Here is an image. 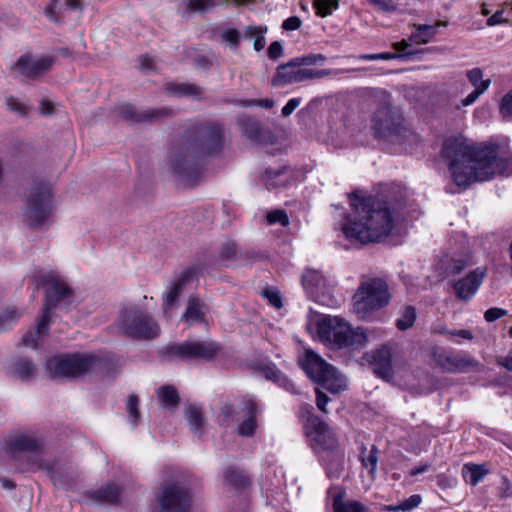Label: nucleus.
I'll return each mask as SVG.
<instances>
[{
	"label": "nucleus",
	"mask_w": 512,
	"mask_h": 512,
	"mask_svg": "<svg viewBox=\"0 0 512 512\" xmlns=\"http://www.w3.org/2000/svg\"><path fill=\"white\" fill-rule=\"evenodd\" d=\"M300 101L297 98L290 99L287 104L282 108V115L284 117L290 116L294 110L299 106Z\"/></svg>",
	"instance_id": "obj_63"
},
{
	"label": "nucleus",
	"mask_w": 512,
	"mask_h": 512,
	"mask_svg": "<svg viewBox=\"0 0 512 512\" xmlns=\"http://www.w3.org/2000/svg\"><path fill=\"white\" fill-rule=\"evenodd\" d=\"M165 91L178 97H192L194 99H202L203 88L194 83H176L168 82L165 84Z\"/></svg>",
	"instance_id": "obj_24"
},
{
	"label": "nucleus",
	"mask_w": 512,
	"mask_h": 512,
	"mask_svg": "<svg viewBox=\"0 0 512 512\" xmlns=\"http://www.w3.org/2000/svg\"><path fill=\"white\" fill-rule=\"evenodd\" d=\"M463 478L467 483L476 485L480 479V465L466 464L462 470Z\"/></svg>",
	"instance_id": "obj_43"
},
{
	"label": "nucleus",
	"mask_w": 512,
	"mask_h": 512,
	"mask_svg": "<svg viewBox=\"0 0 512 512\" xmlns=\"http://www.w3.org/2000/svg\"><path fill=\"white\" fill-rule=\"evenodd\" d=\"M44 14L56 24H61L64 21V8L59 0H50L44 9Z\"/></svg>",
	"instance_id": "obj_37"
},
{
	"label": "nucleus",
	"mask_w": 512,
	"mask_h": 512,
	"mask_svg": "<svg viewBox=\"0 0 512 512\" xmlns=\"http://www.w3.org/2000/svg\"><path fill=\"white\" fill-rule=\"evenodd\" d=\"M301 367L313 382L330 393L337 394L345 389L346 381L343 375L314 350L305 351Z\"/></svg>",
	"instance_id": "obj_6"
},
{
	"label": "nucleus",
	"mask_w": 512,
	"mask_h": 512,
	"mask_svg": "<svg viewBox=\"0 0 512 512\" xmlns=\"http://www.w3.org/2000/svg\"><path fill=\"white\" fill-rule=\"evenodd\" d=\"M225 147L224 124L203 120L189 125L172 159L173 171L187 183L200 176V167L206 158L217 157Z\"/></svg>",
	"instance_id": "obj_1"
},
{
	"label": "nucleus",
	"mask_w": 512,
	"mask_h": 512,
	"mask_svg": "<svg viewBox=\"0 0 512 512\" xmlns=\"http://www.w3.org/2000/svg\"><path fill=\"white\" fill-rule=\"evenodd\" d=\"M416 316V309L411 305L406 306L402 311L401 317L396 321L397 329L405 331L411 328L416 321Z\"/></svg>",
	"instance_id": "obj_36"
},
{
	"label": "nucleus",
	"mask_w": 512,
	"mask_h": 512,
	"mask_svg": "<svg viewBox=\"0 0 512 512\" xmlns=\"http://www.w3.org/2000/svg\"><path fill=\"white\" fill-rule=\"evenodd\" d=\"M321 279V276L318 272L309 271L302 276L303 286L308 289L309 285L317 284Z\"/></svg>",
	"instance_id": "obj_60"
},
{
	"label": "nucleus",
	"mask_w": 512,
	"mask_h": 512,
	"mask_svg": "<svg viewBox=\"0 0 512 512\" xmlns=\"http://www.w3.org/2000/svg\"><path fill=\"white\" fill-rule=\"evenodd\" d=\"M222 39L236 49L240 43V33L237 29L229 28L222 33Z\"/></svg>",
	"instance_id": "obj_48"
},
{
	"label": "nucleus",
	"mask_w": 512,
	"mask_h": 512,
	"mask_svg": "<svg viewBox=\"0 0 512 512\" xmlns=\"http://www.w3.org/2000/svg\"><path fill=\"white\" fill-rule=\"evenodd\" d=\"M332 74L331 70L327 69H309V68H303L298 69V80L299 82H303L306 80H312V79H319L326 76H329Z\"/></svg>",
	"instance_id": "obj_41"
},
{
	"label": "nucleus",
	"mask_w": 512,
	"mask_h": 512,
	"mask_svg": "<svg viewBox=\"0 0 512 512\" xmlns=\"http://www.w3.org/2000/svg\"><path fill=\"white\" fill-rule=\"evenodd\" d=\"M415 54H416V52H413V51H408V52H404V53L384 52V53H376V54H363V55H360V59H363V60L409 59Z\"/></svg>",
	"instance_id": "obj_38"
},
{
	"label": "nucleus",
	"mask_w": 512,
	"mask_h": 512,
	"mask_svg": "<svg viewBox=\"0 0 512 512\" xmlns=\"http://www.w3.org/2000/svg\"><path fill=\"white\" fill-rule=\"evenodd\" d=\"M183 291V287L179 286L176 282H172L168 288V291L163 297V310L166 313L172 305L176 302L179 295Z\"/></svg>",
	"instance_id": "obj_39"
},
{
	"label": "nucleus",
	"mask_w": 512,
	"mask_h": 512,
	"mask_svg": "<svg viewBox=\"0 0 512 512\" xmlns=\"http://www.w3.org/2000/svg\"><path fill=\"white\" fill-rule=\"evenodd\" d=\"M246 257L251 258L250 253L240 254L238 251V245L234 240L227 239L224 241L218 251V258L221 262L235 261L239 258Z\"/></svg>",
	"instance_id": "obj_30"
},
{
	"label": "nucleus",
	"mask_w": 512,
	"mask_h": 512,
	"mask_svg": "<svg viewBox=\"0 0 512 512\" xmlns=\"http://www.w3.org/2000/svg\"><path fill=\"white\" fill-rule=\"evenodd\" d=\"M296 63L295 59H291L289 62L281 64L277 67L276 74L271 79V84L273 86L279 85H287L294 82H299L298 80V69L299 65Z\"/></svg>",
	"instance_id": "obj_22"
},
{
	"label": "nucleus",
	"mask_w": 512,
	"mask_h": 512,
	"mask_svg": "<svg viewBox=\"0 0 512 512\" xmlns=\"http://www.w3.org/2000/svg\"><path fill=\"white\" fill-rule=\"evenodd\" d=\"M119 115L121 118L130 122H156L161 118L172 117L174 110L169 107L150 109L147 111H137L132 105H123L120 107Z\"/></svg>",
	"instance_id": "obj_18"
},
{
	"label": "nucleus",
	"mask_w": 512,
	"mask_h": 512,
	"mask_svg": "<svg viewBox=\"0 0 512 512\" xmlns=\"http://www.w3.org/2000/svg\"><path fill=\"white\" fill-rule=\"evenodd\" d=\"M415 27L416 30L410 35L409 41L415 44L428 43L434 34V26L424 24Z\"/></svg>",
	"instance_id": "obj_35"
},
{
	"label": "nucleus",
	"mask_w": 512,
	"mask_h": 512,
	"mask_svg": "<svg viewBox=\"0 0 512 512\" xmlns=\"http://www.w3.org/2000/svg\"><path fill=\"white\" fill-rule=\"evenodd\" d=\"M120 331L133 339L148 340L157 337L160 327L144 311L136 307H124L119 316Z\"/></svg>",
	"instance_id": "obj_7"
},
{
	"label": "nucleus",
	"mask_w": 512,
	"mask_h": 512,
	"mask_svg": "<svg viewBox=\"0 0 512 512\" xmlns=\"http://www.w3.org/2000/svg\"><path fill=\"white\" fill-rule=\"evenodd\" d=\"M221 351L222 346L214 340L192 339L168 345L165 347L164 353L170 359L210 362L216 359Z\"/></svg>",
	"instance_id": "obj_8"
},
{
	"label": "nucleus",
	"mask_w": 512,
	"mask_h": 512,
	"mask_svg": "<svg viewBox=\"0 0 512 512\" xmlns=\"http://www.w3.org/2000/svg\"><path fill=\"white\" fill-rule=\"evenodd\" d=\"M441 155L453 182L461 189L479 180L480 147L463 136L450 137L442 145Z\"/></svg>",
	"instance_id": "obj_3"
},
{
	"label": "nucleus",
	"mask_w": 512,
	"mask_h": 512,
	"mask_svg": "<svg viewBox=\"0 0 512 512\" xmlns=\"http://www.w3.org/2000/svg\"><path fill=\"white\" fill-rule=\"evenodd\" d=\"M266 218L269 224L280 223L284 227L289 225V217L287 213L282 209H276L269 212Z\"/></svg>",
	"instance_id": "obj_45"
},
{
	"label": "nucleus",
	"mask_w": 512,
	"mask_h": 512,
	"mask_svg": "<svg viewBox=\"0 0 512 512\" xmlns=\"http://www.w3.org/2000/svg\"><path fill=\"white\" fill-rule=\"evenodd\" d=\"M87 495L96 502L113 505L119 503L120 490L117 485L108 483L99 489L89 491Z\"/></svg>",
	"instance_id": "obj_26"
},
{
	"label": "nucleus",
	"mask_w": 512,
	"mask_h": 512,
	"mask_svg": "<svg viewBox=\"0 0 512 512\" xmlns=\"http://www.w3.org/2000/svg\"><path fill=\"white\" fill-rule=\"evenodd\" d=\"M138 397L136 395H129L127 399L126 408L131 417L134 418V420H137L139 418V411H138ZM136 421H134L135 423Z\"/></svg>",
	"instance_id": "obj_55"
},
{
	"label": "nucleus",
	"mask_w": 512,
	"mask_h": 512,
	"mask_svg": "<svg viewBox=\"0 0 512 512\" xmlns=\"http://www.w3.org/2000/svg\"><path fill=\"white\" fill-rule=\"evenodd\" d=\"M158 397L163 407L175 408L179 404V395L177 390L171 385L161 386L158 391Z\"/></svg>",
	"instance_id": "obj_32"
},
{
	"label": "nucleus",
	"mask_w": 512,
	"mask_h": 512,
	"mask_svg": "<svg viewBox=\"0 0 512 512\" xmlns=\"http://www.w3.org/2000/svg\"><path fill=\"white\" fill-rule=\"evenodd\" d=\"M262 295L268 299L269 303L277 308V309H280L282 306H283V303H282V297L279 293V291H276V290H270V289H265L263 292H262Z\"/></svg>",
	"instance_id": "obj_50"
},
{
	"label": "nucleus",
	"mask_w": 512,
	"mask_h": 512,
	"mask_svg": "<svg viewBox=\"0 0 512 512\" xmlns=\"http://www.w3.org/2000/svg\"><path fill=\"white\" fill-rule=\"evenodd\" d=\"M52 211L49 188L40 184L31 189L26 200L24 220L32 228L41 227Z\"/></svg>",
	"instance_id": "obj_11"
},
{
	"label": "nucleus",
	"mask_w": 512,
	"mask_h": 512,
	"mask_svg": "<svg viewBox=\"0 0 512 512\" xmlns=\"http://www.w3.org/2000/svg\"><path fill=\"white\" fill-rule=\"evenodd\" d=\"M237 103L243 107L259 106V107L267 108V109H271L274 107V100L270 99V98L261 99L258 101L240 100Z\"/></svg>",
	"instance_id": "obj_51"
},
{
	"label": "nucleus",
	"mask_w": 512,
	"mask_h": 512,
	"mask_svg": "<svg viewBox=\"0 0 512 512\" xmlns=\"http://www.w3.org/2000/svg\"><path fill=\"white\" fill-rule=\"evenodd\" d=\"M20 317V313L15 308H8L0 317V325L5 321H13Z\"/></svg>",
	"instance_id": "obj_64"
},
{
	"label": "nucleus",
	"mask_w": 512,
	"mask_h": 512,
	"mask_svg": "<svg viewBox=\"0 0 512 512\" xmlns=\"http://www.w3.org/2000/svg\"><path fill=\"white\" fill-rule=\"evenodd\" d=\"M288 167L282 166L278 169L267 168L261 175V180L268 189L286 186L290 181L287 175Z\"/></svg>",
	"instance_id": "obj_25"
},
{
	"label": "nucleus",
	"mask_w": 512,
	"mask_h": 512,
	"mask_svg": "<svg viewBox=\"0 0 512 512\" xmlns=\"http://www.w3.org/2000/svg\"><path fill=\"white\" fill-rule=\"evenodd\" d=\"M203 304L196 296H190L188 299L187 307L182 315V319L189 325L194 322H202L205 319V314L202 311Z\"/></svg>",
	"instance_id": "obj_29"
},
{
	"label": "nucleus",
	"mask_w": 512,
	"mask_h": 512,
	"mask_svg": "<svg viewBox=\"0 0 512 512\" xmlns=\"http://www.w3.org/2000/svg\"><path fill=\"white\" fill-rule=\"evenodd\" d=\"M224 484L235 490H244L251 485L248 475L236 466H229L224 471Z\"/></svg>",
	"instance_id": "obj_27"
},
{
	"label": "nucleus",
	"mask_w": 512,
	"mask_h": 512,
	"mask_svg": "<svg viewBox=\"0 0 512 512\" xmlns=\"http://www.w3.org/2000/svg\"><path fill=\"white\" fill-rule=\"evenodd\" d=\"M421 496L418 494L412 495L409 498L405 499L398 505V508H401L402 511H409L413 508H416L421 503Z\"/></svg>",
	"instance_id": "obj_56"
},
{
	"label": "nucleus",
	"mask_w": 512,
	"mask_h": 512,
	"mask_svg": "<svg viewBox=\"0 0 512 512\" xmlns=\"http://www.w3.org/2000/svg\"><path fill=\"white\" fill-rule=\"evenodd\" d=\"M334 512H366L364 505L359 501H343L342 494H338L333 500Z\"/></svg>",
	"instance_id": "obj_34"
},
{
	"label": "nucleus",
	"mask_w": 512,
	"mask_h": 512,
	"mask_svg": "<svg viewBox=\"0 0 512 512\" xmlns=\"http://www.w3.org/2000/svg\"><path fill=\"white\" fill-rule=\"evenodd\" d=\"M185 417L193 430L198 431L203 423V417L200 408L190 405L185 411Z\"/></svg>",
	"instance_id": "obj_40"
},
{
	"label": "nucleus",
	"mask_w": 512,
	"mask_h": 512,
	"mask_svg": "<svg viewBox=\"0 0 512 512\" xmlns=\"http://www.w3.org/2000/svg\"><path fill=\"white\" fill-rule=\"evenodd\" d=\"M512 174V153L493 142L482 143V181Z\"/></svg>",
	"instance_id": "obj_10"
},
{
	"label": "nucleus",
	"mask_w": 512,
	"mask_h": 512,
	"mask_svg": "<svg viewBox=\"0 0 512 512\" xmlns=\"http://www.w3.org/2000/svg\"><path fill=\"white\" fill-rule=\"evenodd\" d=\"M369 2L383 12H395L397 5L392 0H369Z\"/></svg>",
	"instance_id": "obj_54"
},
{
	"label": "nucleus",
	"mask_w": 512,
	"mask_h": 512,
	"mask_svg": "<svg viewBox=\"0 0 512 512\" xmlns=\"http://www.w3.org/2000/svg\"><path fill=\"white\" fill-rule=\"evenodd\" d=\"M432 358L438 368L449 373H466L478 367L474 358L444 350L433 349Z\"/></svg>",
	"instance_id": "obj_14"
},
{
	"label": "nucleus",
	"mask_w": 512,
	"mask_h": 512,
	"mask_svg": "<svg viewBox=\"0 0 512 512\" xmlns=\"http://www.w3.org/2000/svg\"><path fill=\"white\" fill-rule=\"evenodd\" d=\"M214 59H215V55H213V54L211 56L198 55L194 59V64L196 67H198L200 69H209L213 65Z\"/></svg>",
	"instance_id": "obj_57"
},
{
	"label": "nucleus",
	"mask_w": 512,
	"mask_h": 512,
	"mask_svg": "<svg viewBox=\"0 0 512 512\" xmlns=\"http://www.w3.org/2000/svg\"><path fill=\"white\" fill-rule=\"evenodd\" d=\"M296 61V65L303 66V65H315L318 62L325 61L326 57L322 54H310L303 57H296L294 58Z\"/></svg>",
	"instance_id": "obj_47"
},
{
	"label": "nucleus",
	"mask_w": 512,
	"mask_h": 512,
	"mask_svg": "<svg viewBox=\"0 0 512 512\" xmlns=\"http://www.w3.org/2000/svg\"><path fill=\"white\" fill-rule=\"evenodd\" d=\"M392 356V348L389 345H382L369 355L373 372L386 381L391 380L394 376Z\"/></svg>",
	"instance_id": "obj_19"
},
{
	"label": "nucleus",
	"mask_w": 512,
	"mask_h": 512,
	"mask_svg": "<svg viewBox=\"0 0 512 512\" xmlns=\"http://www.w3.org/2000/svg\"><path fill=\"white\" fill-rule=\"evenodd\" d=\"M372 122L375 137L385 138L399 132L402 117L390 104H384L375 111Z\"/></svg>",
	"instance_id": "obj_15"
},
{
	"label": "nucleus",
	"mask_w": 512,
	"mask_h": 512,
	"mask_svg": "<svg viewBox=\"0 0 512 512\" xmlns=\"http://www.w3.org/2000/svg\"><path fill=\"white\" fill-rule=\"evenodd\" d=\"M92 355H62L51 358L46 363V369L52 378H76L86 373L93 365Z\"/></svg>",
	"instance_id": "obj_12"
},
{
	"label": "nucleus",
	"mask_w": 512,
	"mask_h": 512,
	"mask_svg": "<svg viewBox=\"0 0 512 512\" xmlns=\"http://www.w3.org/2000/svg\"><path fill=\"white\" fill-rule=\"evenodd\" d=\"M215 5L214 0H188L186 9L191 13H203Z\"/></svg>",
	"instance_id": "obj_44"
},
{
	"label": "nucleus",
	"mask_w": 512,
	"mask_h": 512,
	"mask_svg": "<svg viewBox=\"0 0 512 512\" xmlns=\"http://www.w3.org/2000/svg\"><path fill=\"white\" fill-rule=\"evenodd\" d=\"M302 21L297 16H291L284 20L282 28L286 31H294L301 27Z\"/></svg>",
	"instance_id": "obj_59"
},
{
	"label": "nucleus",
	"mask_w": 512,
	"mask_h": 512,
	"mask_svg": "<svg viewBox=\"0 0 512 512\" xmlns=\"http://www.w3.org/2000/svg\"><path fill=\"white\" fill-rule=\"evenodd\" d=\"M198 273V270L194 267H188L182 271L180 276L174 280L179 286L185 287V285L191 281Z\"/></svg>",
	"instance_id": "obj_49"
},
{
	"label": "nucleus",
	"mask_w": 512,
	"mask_h": 512,
	"mask_svg": "<svg viewBox=\"0 0 512 512\" xmlns=\"http://www.w3.org/2000/svg\"><path fill=\"white\" fill-rule=\"evenodd\" d=\"M479 286L478 269L470 272L465 278L454 283V289L458 298L467 300L474 295Z\"/></svg>",
	"instance_id": "obj_23"
},
{
	"label": "nucleus",
	"mask_w": 512,
	"mask_h": 512,
	"mask_svg": "<svg viewBox=\"0 0 512 512\" xmlns=\"http://www.w3.org/2000/svg\"><path fill=\"white\" fill-rule=\"evenodd\" d=\"M6 103L11 111L18 113L21 116H25L27 114V106L21 103L18 99L14 97H9L6 100Z\"/></svg>",
	"instance_id": "obj_52"
},
{
	"label": "nucleus",
	"mask_w": 512,
	"mask_h": 512,
	"mask_svg": "<svg viewBox=\"0 0 512 512\" xmlns=\"http://www.w3.org/2000/svg\"><path fill=\"white\" fill-rule=\"evenodd\" d=\"M13 369L15 375L22 381H29L36 376L37 368L33 361L21 358L14 362Z\"/></svg>",
	"instance_id": "obj_31"
},
{
	"label": "nucleus",
	"mask_w": 512,
	"mask_h": 512,
	"mask_svg": "<svg viewBox=\"0 0 512 512\" xmlns=\"http://www.w3.org/2000/svg\"><path fill=\"white\" fill-rule=\"evenodd\" d=\"M40 282L50 287L45 291L42 315L37 322L36 334L45 333L48 330L50 326V311L57 307L62 299L73 295L72 289L53 272L41 276Z\"/></svg>",
	"instance_id": "obj_9"
},
{
	"label": "nucleus",
	"mask_w": 512,
	"mask_h": 512,
	"mask_svg": "<svg viewBox=\"0 0 512 512\" xmlns=\"http://www.w3.org/2000/svg\"><path fill=\"white\" fill-rule=\"evenodd\" d=\"M330 401V398L319 388L316 389V404L319 410L326 413V405Z\"/></svg>",
	"instance_id": "obj_61"
},
{
	"label": "nucleus",
	"mask_w": 512,
	"mask_h": 512,
	"mask_svg": "<svg viewBox=\"0 0 512 512\" xmlns=\"http://www.w3.org/2000/svg\"><path fill=\"white\" fill-rule=\"evenodd\" d=\"M307 435L322 450H334L338 447V440L328 424L318 416L307 419Z\"/></svg>",
	"instance_id": "obj_16"
},
{
	"label": "nucleus",
	"mask_w": 512,
	"mask_h": 512,
	"mask_svg": "<svg viewBox=\"0 0 512 512\" xmlns=\"http://www.w3.org/2000/svg\"><path fill=\"white\" fill-rule=\"evenodd\" d=\"M244 407L247 410V418L238 425L237 433L240 436L250 437L254 435L257 427L255 418L256 403L252 400H245Z\"/></svg>",
	"instance_id": "obj_28"
},
{
	"label": "nucleus",
	"mask_w": 512,
	"mask_h": 512,
	"mask_svg": "<svg viewBox=\"0 0 512 512\" xmlns=\"http://www.w3.org/2000/svg\"><path fill=\"white\" fill-rule=\"evenodd\" d=\"M237 125L241 135L256 144H272L274 135L271 130L263 126L259 121L248 116L238 118Z\"/></svg>",
	"instance_id": "obj_17"
},
{
	"label": "nucleus",
	"mask_w": 512,
	"mask_h": 512,
	"mask_svg": "<svg viewBox=\"0 0 512 512\" xmlns=\"http://www.w3.org/2000/svg\"><path fill=\"white\" fill-rule=\"evenodd\" d=\"M367 448L362 447L360 453V461L363 468L368 469L369 473L374 476L378 464V448L376 445H372L369 454L366 455Z\"/></svg>",
	"instance_id": "obj_33"
},
{
	"label": "nucleus",
	"mask_w": 512,
	"mask_h": 512,
	"mask_svg": "<svg viewBox=\"0 0 512 512\" xmlns=\"http://www.w3.org/2000/svg\"><path fill=\"white\" fill-rule=\"evenodd\" d=\"M42 447L43 443L33 433L16 434L7 441V452L14 458L22 452H39Z\"/></svg>",
	"instance_id": "obj_20"
},
{
	"label": "nucleus",
	"mask_w": 512,
	"mask_h": 512,
	"mask_svg": "<svg viewBox=\"0 0 512 512\" xmlns=\"http://www.w3.org/2000/svg\"><path fill=\"white\" fill-rule=\"evenodd\" d=\"M499 112L503 118L512 119V90L502 98Z\"/></svg>",
	"instance_id": "obj_46"
},
{
	"label": "nucleus",
	"mask_w": 512,
	"mask_h": 512,
	"mask_svg": "<svg viewBox=\"0 0 512 512\" xmlns=\"http://www.w3.org/2000/svg\"><path fill=\"white\" fill-rule=\"evenodd\" d=\"M508 314V311L503 308L493 307L485 311L484 319L487 322H494Z\"/></svg>",
	"instance_id": "obj_53"
},
{
	"label": "nucleus",
	"mask_w": 512,
	"mask_h": 512,
	"mask_svg": "<svg viewBox=\"0 0 512 512\" xmlns=\"http://www.w3.org/2000/svg\"><path fill=\"white\" fill-rule=\"evenodd\" d=\"M158 512H190L192 495L190 490L177 482L165 483L156 495Z\"/></svg>",
	"instance_id": "obj_13"
},
{
	"label": "nucleus",
	"mask_w": 512,
	"mask_h": 512,
	"mask_svg": "<svg viewBox=\"0 0 512 512\" xmlns=\"http://www.w3.org/2000/svg\"><path fill=\"white\" fill-rule=\"evenodd\" d=\"M467 267V262L462 259L452 260L449 268L451 274L456 275L461 273Z\"/></svg>",
	"instance_id": "obj_62"
},
{
	"label": "nucleus",
	"mask_w": 512,
	"mask_h": 512,
	"mask_svg": "<svg viewBox=\"0 0 512 512\" xmlns=\"http://www.w3.org/2000/svg\"><path fill=\"white\" fill-rule=\"evenodd\" d=\"M314 8L317 10V15L327 17L332 14L334 9L339 6L338 0H315L313 3Z\"/></svg>",
	"instance_id": "obj_42"
},
{
	"label": "nucleus",
	"mask_w": 512,
	"mask_h": 512,
	"mask_svg": "<svg viewBox=\"0 0 512 512\" xmlns=\"http://www.w3.org/2000/svg\"><path fill=\"white\" fill-rule=\"evenodd\" d=\"M354 218L342 226L348 239L361 244L380 243L387 239L394 228L390 203L379 195H366L356 190L348 194Z\"/></svg>",
	"instance_id": "obj_2"
},
{
	"label": "nucleus",
	"mask_w": 512,
	"mask_h": 512,
	"mask_svg": "<svg viewBox=\"0 0 512 512\" xmlns=\"http://www.w3.org/2000/svg\"><path fill=\"white\" fill-rule=\"evenodd\" d=\"M283 55V47L279 41H274L268 47V57L271 60H277Z\"/></svg>",
	"instance_id": "obj_58"
},
{
	"label": "nucleus",
	"mask_w": 512,
	"mask_h": 512,
	"mask_svg": "<svg viewBox=\"0 0 512 512\" xmlns=\"http://www.w3.org/2000/svg\"><path fill=\"white\" fill-rule=\"evenodd\" d=\"M53 63V57H42L35 60L30 55H23L17 60L16 65L19 67L21 74L28 78H34L48 71Z\"/></svg>",
	"instance_id": "obj_21"
},
{
	"label": "nucleus",
	"mask_w": 512,
	"mask_h": 512,
	"mask_svg": "<svg viewBox=\"0 0 512 512\" xmlns=\"http://www.w3.org/2000/svg\"><path fill=\"white\" fill-rule=\"evenodd\" d=\"M390 300L389 285L384 278H367L360 283L352 297L353 311L359 319L365 320L385 308Z\"/></svg>",
	"instance_id": "obj_5"
},
{
	"label": "nucleus",
	"mask_w": 512,
	"mask_h": 512,
	"mask_svg": "<svg viewBox=\"0 0 512 512\" xmlns=\"http://www.w3.org/2000/svg\"><path fill=\"white\" fill-rule=\"evenodd\" d=\"M320 340L332 349H361L368 337L363 328L353 329L349 323L338 316H326L317 323Z\"/></svg>",
	"instance_id": "obj_4"
}]
</instances>
